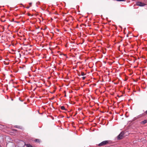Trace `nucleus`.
<instances>
[{
  "instance_id": "nucleus-2",
  "label": "nucleus",
  "mask_w": 147,
  "mask_h": 147,
  "mask_svg": "<svg viewBox=\"0 0 147 147\" xmlns=\"http://www.w3.org/2000/svg\"><path fill=\"white\" fill-rule=\"evenodd\" d=\"M124 133L123 132L121 133L117 137V139L118 140H121L124 137Z\"/></svg>"
},
{
  "instance_id": "nucleus-16",
  "label": "nucleus",
  "mask_w": 147,
  "mask_h": 147,
  "mask_svg": "<svg viewBox=\"0 0 147 147\" xmlns=\"http://www.w3.org/2000/svg\"><path fill=\"white\" fill-rule=\"evenodd\" d=\"M78 76H80V74H78Z\"/></svg>"
},
{
  "instance_id": "nucleus-10",
  "label": "nucleus",
  "mask_w": 147,
  "mask_h": 147,
  "mask_svg": "<svg viewBox=\"0 0 147 147\" xmlns=\"http://www.w3.org/2000/svg\"><path fill=\"white\" fill-rule=\"evenodd\" d=\"M86 78L85 77H82V79L83 80H84L85 79V78Z\"/></svg>"
},
{
  "instance_id": "nucleus-12",
  "label": "nucleus",
  "mask_w": 147,
  "mask_h": 147,
  "mask_svg": "<svg viewBox=\"0 0 147 147\" xmlns=\"http://www.w3.org/2000/svg\"><path fill=\"white\" fill-rule=\"evenodd\" d=\"M28 16H32V15H31V14L30 13H28Z\"/></svg>"
},
{
  "instance_id": "nucleus-9",
  "label": "nucleus",
  "mask_w": 147,
  "mask_h": 147,
  "mask_svg": "<svg viewBox=\"0 0 147 147\" xmlns=\"http://www.w3.org/2000/svg\"><path fill=\"white\" fill-rule=\"evenodd\" d=\"M126 0H116L117 1H125Z\"/></svg>"
},
{
  "instance_id": "nucleus-17",
  "label": "nucleus",
  "mask_w": 147,
  "mask_h": 147,
  "mask_svg": "<svg viewBox=\"0 0 147 147\" xmlns=\"http://www.w3.org/2000/svg\"><path fill=\"white\" fill-rule=\"evenodd\" d=\"M13 20H14V19H13L12 20H13Z\"/></svg>"
},
{
  "instance_id": "nucleus-13",
  "label": "nucleus",
  "mask_w": 147,
  "mask_h": 147,
  "mask_svg": "<svg viewBox=\"0 0 147 147\" xmlns=\"http://www.w3.org/2000/svg\"><path fill=\"white\" fill-rule=\"evenodd\" d=\"M29 7H30V6H27V7H26V8L27 9H28V8H29Z\"/></svg>"
},
{
  "instance_id": "nucleus-15",
  "label": "nucleus",
  "mask_w": 147,
  "mask_h": 147,
  "mask_svg": "<svg viewBox=\"0 0 147 147\" xmlns=\"http://www.w3.org/2000/svg\"><path fill=\"white\" fill-rule=\"evenodd\" d=\"M4 17V16H1V17H2V18H3V17Z\"/></svg>"
},
{
  "instance_id": "nucleus-8",
  "label": "nucleus",
  "mask_w": 147,
  "mask_h": 147,
  "mask_svg": "<svg viewBox=\"0 0 147 147\" xmlns=\"http://www.w3.org/2000/svg\"><path fill=\"white\" fill-rule=\"evenodd\" d=\"M81 75L82 76H84L85 75V74L83 72H81Z\"/></svg>"
},
{
  "instance_id": "nucleus-5",
  "label": "nucleus",
  "mask_w": 147,
  "mask_h": 147,
  "mask_svg": "<svg viewBox=\"0 0 147 147\" xmlns=\"http://www.w3.org/2000/svg\"><path fill=\"white\" fill-rule=\"evenodd\" d=\"M34 141L36 142H38V143H40V140H39V139H35Z\"/></svg>"
},
{
  "instance_id": "nucleus-1",
  "label": "nucleus",
  "mask_w": 147,
  "mask_h": 147,
  "mask_svg": "<svg viewBox=\"0 0 147 147\" xmlns=\"http://www.w3.org/2000/svg\"><path fill=\"white\" fill-rule=\"evenodd\" d=\"M109 141L108 140L104 141L98 144L99 146H104L106 145L109 144Z\"/></svg>"
},
{
  "instance_id": "nucleus-14",
  "label": "nucleus",
  "mask_w": 147,
  "mask_h": 147,
  "mask_svg": "<svg viewBox=\"0 0 147 147\" xmlns=\"http://www.w3.org/2000/svg\"><path fill=\"white\" fill-rule=\"evenodd\" d=\"M144 113H146V114H147V110Z\"/></svg>"
},
{
  "instance_id": "nucleus-6",
  "label": "nucleus",
  "mask_w": 147,
  "mask_h": 147,
  "mask_svg": "<svg viewBox=\"0 0 147 147\" xmlns=\"http://www.w3.org/2000/svg\"><path fill=\"white\" fill-rule=\"evenodd\" d=\"M26 147H32V146L30 144H26Z\"/></svg>"
},
{
  "instance_id": "nucleus-7",
  "label": "nucleus",
  "mask_w": 147,
  "mask_h": 147,
  "mask_svg": "<svg viewBox=\"0 0 147 147\" xmlns=\"http://www.w3.org/2000/svg\"><path fill=\"white\" fill-rule=\"evenodd\" d=\"M60 108L62 110H65V108L64 106H61L60 107Z\"/></svg>"
},
{
  "instance_id": "nucleus-11",
  "label": "nucleus",
  "mask_w": 147,
  "mask_h": 147,
  "mask_svg": "<svg viewBox=\"0 0 147 147\" xmlns=\"http://www.w3.org/2000/svg\"><path fill=\"white\" fill-rule=\"evenodd\" d=\"M29 4L30 6H31L32 5V3H29Z\"/></svg>"
},
{
  "instance_id": "nucleus-18",
  "label": "nucleus",
  "mask_w": 147,
  "mask_h": 147,
  "mask_svg": "<svg viewBox=\"0 0 147 147\" xmlns=\"http://www.w3.org/2000/svg\"><path fill=\"white\" fill-rule=\"evenodd\" d=\"M63 55H65V54H63Z\"/></svg>"
},
{
  "instance_id": "nucleus-3",
  "label": "nucleus",
  "mask_w": 147,
  "mask_h": 147,
  "mask_svg": "<svg viewBox=\"0 0 147 147\" xmlns=\"http://www.w3.org/2000/svg\"><path fill=\"white\" fill-rule=\"evenodd\" d=\"M136 5L140 6H143L146 5V4L141 2L138 1L136 3Z\"/></svg>"
},
{
  "instance_id": "nucleus-4",
  "label": "nucleus",
  "mask_w": 147,
  "mask_h": 147,
  "mask_svg": "<svg viewBox=\"0 0 147 147\" xmlns=\"http://www.w3.org/2000/svg\"><path fill=\"white\" fill-rule=\"evenodd\" d=\"M147 123V119H146V120H145L141 121L140 123L141 125H144Z\"/></svg>"
}]
</instances>
